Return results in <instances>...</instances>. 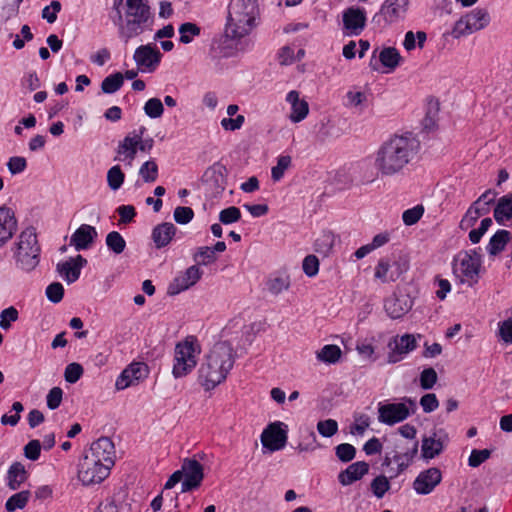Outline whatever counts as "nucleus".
I'll return each instance as SVG.
<instances>
[{
    "instance_id": "f257e3e1",
    "label": "nucleus",
    "mask_w": 512,
    "mask_h": 512,
    "mask_svg": "<svg viewBox=\"0 0 512 512\" xmlns=\"http://www.w3.org/2000/svg\"><path fill=\"white\" fill-rule=\"evenodd\" d=\"M420 150V141L411 133L394 135L375 153L374 167L381 178L402 175Z\"/></svg>"
},
{
    "instance_id": "f03ea898",
    "label": "nucleus",
    "mask_w": 512,
    "mask_h": 512,
    "mask_svg": "<svg viewBox=\"0 0 512 512\" xmlns=\"http://www.w3.org/2000/svg\"><path fill=\"white\" fill-rule=\"evenodd\" d=\"M235 362V354L231 344L227 341L217 342L198 370V380L206 391L214 389L222 383Z\"/></svg>"
},
{
    "instance_id": "7ed1b4c3",
    "label": "nucleus",
    "mask_w": 512,
    "mask_h": 512,
    "mask_svg": "<svg viewBox=\"0 0 512 512\" xmlns=\"http://www.w3.org/2000/svg\"><path fill=\"white\" fill-rule=\"evenodd\" d=\"M260 11L257 0H231L225 25V37L240 40L256 27Z\"/></svg>"
},
{
    "instance_id": "20e7f679",
    "label": "nucleus",
    "mask_w": 512,
    "mask_h": 512,
    "mask_svg": "<svg viewBox=\"0 0 512 512\" xmlns=\"http://www.w3.org/2000/svg\"><path fill=\"white\" fill-rule=\"evenodd\" d=\"M153 15L145 0H127L124 4L121 22H117L119 37L125 42L152 30Z\"/></svg>"
},
{
    "instance_id": "39448f33",
    "label": "nucleus",
    "mask_w": 512,
    "mask_h": 512,
    "mask_svg": "<svg viewBox=\"0 0 512 512\" xmlns=\"http://www.w3.org/2000/svg\"><path fill=\"white\" fill-rule=\"evenodd\" d=\"M41 248L38 244L36 230L28 227L21 232L17 243L16 263L26 272L34 270L40 262Z\"/></svg>"
},
{
    "instance_id": "423d86ee",
    "label": "nucleus",
    "mask_w": 512,
    "mask_h": 512,
    "mask_svg": "<svg viewBox=\"0 0 512 512\" xmlns=\"http://www.w3.org/2000/svg\"><path fill=\"white\" fill-rule=\"evenodd\" d=\"M490 23V15L485 8H475L462 16L454 25L451 35L454 38L469 35L484 29Z\"/></svg>"
},
{
    "instance_id": "0eeeda50",
    "label": "nucleus",
    "mask_w": 512,
    "mask_h": 512,
    "mask_svg": "<svg viewBox=\"0 0 512 512\" xmlns=\"http://www.w3.org/2000/svg\"><path fill=\"white\" fill-rule=\"evenodd\" d=\"M110 469L95 458L84 456L79 463L78 479L83 485L98 484L109 476Z\"/></svg>"
},
{
    "instance_id": "6e6552de",
    "label": "nucleus",
    "mask_w": 512,
    "mask_h": 512,
    "mask_svg": "<svg viewBox=\"0 0 512 512\" xmlns=\"http://www.w3.org/2000/svg\"><path fill=\"white\" fill-rule=\"evenodd\" d=\"M457 262H459L462 276L469 281L470 285L476 284L482 266V256L478 251L476 249L460 251L454 257L453 264Z\"/></svg>"
},
{
    "instance_id": "1a4fd4ad",
    "label": "nucleus",
    "mask_w": 512,
    "mask_h": 512,
    "mask_svg": "<svg viewBox=\"0 0 512 512\" xmlns=\"http://www.w3.org/2000/svg\"><path fill=\"white\" fill-rule=\"evenodd\" d=\"M184 480L181 484V492L186 493L200 487L204 479L203 465L192 458H185L180 469Z\"/></svg>"
},
{
    "instance_id": "9d476101",
    "label": "nucleus",
    "mask_w": 512,
    "mask_h": 512,
    "mask_svg": "<svg viewBox=\"0 0 512 512\" xmlns=\"http://www.w3.org/2000/svg\"><path fill=\"white\" fill-rule=\"evenodd\" d=\"M418 452V441L405 442L404 439H397L391 450L393 461L398 463L397 472L392 476L396 477L408 468Z\"/></svg>"
},
{
    "instance_id": "9b49d317",
    "label": "nucleus",
    "mask_w": 512,
    "mask_h": 512,
    "mask_svg": "<svg viewBox=\"0 0 512 512\" xmlns=\"http://www.w3.org/2000/svg\"><path fill=\"white\" fill-rule=\"evenodd\" d=\"M286 425L283 422L276 421L270 423L261 434V443L264 448L274 452L285 447L287 442V431L283 428Z\"/></svg>"
},
{
    "instance_id": "f8f14e48",
    "label": "nucleus",
    "mask_w": 512,
    "mask_h": 512,
    "mask_svg": "<svg viewBox=\"0 0 512 512\" xmlns=\"http://www.w3.org/2000/svg\"><path fill=\"white\" fill-rule=\"evenodd\" d=\"M413 306V299L408 293L396 291L384 301V309L391 319L402 318Z\"/></svg>"
},
{
    "instance_id": "ddd939ff",
    "label": "nucleus",
    "mask_w": 512,
    "mask_h": 512,
    "mask_svg": "<svg viewBox=\"0 0 512 512\" xmlns=\"http://www.w3.org/2000/svg\"><path fill=\"white\" fill-rule=\"evenodd\" d=\"M133 59L140 71L153 72L161 62L162 53L151 44L136 48Z\"/></svg>"
},
{
    "instance_id": "4468645a",
    "label": "nucleus",
    "mask_w": 512,
    "mask_h": 512,
    "mask_svg": "<svg viewBox=\"0 0 512 512\" xmlns=\"http://www.w3.org/2000/svg\"><path fill=\"white\" fill-rule=\"evenodd\" d=\"M203 272L197 265L187 268L182 274L174 278L169 284L167 293L169 295H177L195 285L202 276Z\"/></svg>"
},
{
    "instance_id": "2eb2a0df",
    "label": "nucleus",
    "mask_w": 512,
    "mask_h": 512,
    "mask_svg": "<svg viewBox=\"0 0 512 512\" xmlns=\"http://www.w3.org/2000/svg\"><path fill=\"white\" fill-rule=\"evenodd\" d=\"M85 456L93 457L101 464L112 467L114 465L115 458L114 443L109 437H100L91 444L90 453Z\"/></svg>"
},
{
    "instance_id": "dca6fc26",
    "label": "nucleus",
    "mask_w": 512,
    "mask_h": 512,
    "mask_svg": "<svg viewBox=\"0 0 512 512\" xmlns=\"http://www.w3.org/2000/svg\"><path fill=\"white\" fill-rule=\"evenodd\" d=\"M378 420L386 425H394L407 419L410 411L405 403H389L378 408Z\"/></svg>"
},
{
    "instance_id": "f3484780",
    "label": "nucleus",
    "mask_w": 512,
    "mask_h": 512,
    "mask_svg": "<svg viewBox=\"0 0 512 512\" xmlns=\"http://www.w3.org/2000/svg\"><path fill=\"white\" fill-rule=\"evenodd\" d=\"M442 473L439 468L431 467L419 473L413 482V488L417 494H430L440 484Z\"/></svg>"
},
{
    "instance_id": "a211bd4d",
    "label": "nucleus",
    "mask_w": 512,
    "mask_h": 512,
    "mask_svg": "<svg viewBox=\"0 0 512 512\" xmlns=\"http://www.w3.org/2000/svg\"><path fill=\"white\" fill-rule=\"evenodd\" d=\"M366 13L363 8L349 7L343 12V26L347 35L358 36L366 25Z\"/></svg>"
},
{
    "instance_id": "6ab92c4d",
    "label": "nucleus",
    "mask_w": 512,
    "mask_h": 512,
    "mask_svg": "<svg viewBox=\"0 0 512 512\" xmlns=\"http://www.w3.org/2000/svg\"><path fill=\"white\" fill-rule=\"evenodd\" d=\"M227 174L226 166L216 162L205 170L202 181L213 188L216 193H221L227 185Z\"/></svg>"
},
{
    "instance_id": "aec40b11",
    "label": "nucleus",
    "mask_w": 512,
    "mask_h": 512,
    "mask_svg": "<svg viewBox=\"0 0 512 512\" xmlns=\"http://www.w3.org/2000/svg\"><path fill=\"white\" fill-rule=\"evenodd\" d=\"M416 338L412 334H404L400 339L394 338L390 341L388 347L391 352L388 354V363H396L402 360L401 355L407 354L416 348Z\"/></svg>"
},
{
    "instance_id": "412c9836",
    "label": "nucleus",
    "mask_w": 512,
    "mask_h": 512,
    "mask_svg": "<svg viewBox=\"0 0 512 512\" xmlns=\"http://www.w3.org/2000/svg\"><path fill=\"white\" fill-rule=\"evenodd\" d=\"M146 366L142 363H132L125 368L118 376L115 386L117 390H124L129 386L138 384L139 380L144 378L143 372Z\"/></svg>"
},
{
    "instance_id": "4be33fe9",
    "label": "nucleus",
    "mask_w": 512,
    "mask_h": 512,
    "mask_svg": "<svg viewBox=\"0 0 512 512\" xmlns=\"http://www.w3.org/2000/svg\"><path fill=\"white\" fill-rule=\"evenodd\" d=\"M409 0H385L380 8V15L385 22L395 23L404 17L408 10Z\"/></svg>"
},
{
    "instance_id": "5701e85b",
    "label": "nucleus",
    "mask_w": 512,
    "mask_h": 512,
    "mask_svg": "<svg viewBox=\"0 0 512 512\" xmlns=\"http://www.w3.org/2000/svg\"><path fill=\"white\" fill-rule=\"evenodd\" d=\"M17 230L14 211L6 206L0 207V247L5 245Z\"/></svg>"
},
{
    "instance_id": "b1692460",
    "label": "nucleus",
    "mask_w": 512,
    "mask_h": 512,
    "mask_svg": "<svg viewBox=\"0 0 512 512\" xmlns=\"http://www.w3.org/2000/svg\"><path fill=\"white\" fill-rule=\"evenodd\" d=\"M96 237L97 231L95 227L82 224L72 234L70 245L74 246L77 251L86 250L92 245Z\"/></svg>"
},
{
    "instance_id": "393cba45",
    "label": "nucleus",
    "mask_w": 512,
    "mask_h": 512,
    "mask_svg": "<svg viewBox=\"0 0 512 512\" xmlns=\"http://www.w3.org/2000/svg\"><path fill=\"white\" fill-rule=\"evenodd\" d=\"M369 471V464L365 461H358L350 464L345 470L338 474V481L343 486H348L360 480Z\"/></svg>"
},
{
    "instance_id": "a878e982",
    "label": "nucleus",
    "mask_w": 512,
    "mask_h": 512,
    "mask_svg": "<svg viewBox=\"0 0 512 512\" xmlns=\"http://www.w3.org/2000/svg\"><path fill=\"white\" fill-rule=\"evenodd\" d=\"M177 228L171 222H163L152 229L151 238L157 249L166 247L175 236Z\"/></svg>"
},
{
    "instance_id": "bb28decb",
    "label": "nucleus",
    "mask_w": 512,
    "mask_h": 512,
    "mask_svg": "<svg viewBox=\"0 0 512 512\" xmlns=\"http://www.w3.org/2000/svg\"><path fill=\"white\" fill-rule=\"evenodd\" d=\"M286 101L291 104L292 113L290 120L298 123L306 118L309 112L308 103L299 99V93L295 90L290 91L286 96Z\"/></svg>"
},
{
    "instance_id": "cd10ccee",
    "label": "nucleus",
    "mask_w": 512,
    "mask_h": 512,
    "mask_svg": "<svg viewBox=\"0 0 512 512\" xmlns=\"http://www.w3.org/2000/svg\"><path fill=\"white\" fill-rule=\"evenodd\" d=\"M493 216L499 225L512 219V193L500 197L494 207Z\"/></svg>"
},
{
    "instance_id": "c85d7f7f",
    "label": "nucleus",
    "mask_w": 512,
    "mask_h": 512,
    "mask_svg": "<svg viewBox=\"0 0 512 512\" xmlns=\"http://www.w3.org/2000/svg\"><path fill=\"white\" fill-rule=\"evenodd\" d=\"M512 234L508 230L500 229L490 238V241L486 247L487 252L491 256H496L502 252L506 245L511 241Z\"/></svg>"
},
{
    "instance_id": "c756f323",
    "label": "nucleus",
    "mask_w": 512,
    "mask_h": 512,
    "mask_svg": "<svg viewBox=\"0 0 512 512\" xmlns=\"http://www.w3.org/2000/svg\"><path fill=\"white\" fill-rule=\"evenodd\" d=\"M497 195L498 193L495 190L488 189L471 204L470 208L480 217L487 215L491 210V205L495 203Z\"/></svg>"
},
{
    "instance_id": "7c9ffc66",
    "label": "nucleus",
    "mask_w": 512,
    "mask_h": 512,
    "mask_svg": "<svg viewBox=\"0 0 512 512\" xmlns=\"http://www.w3.org/2000/svg\"><path fill=\"white\" fill-rule=\"evenodd\" d=\"M200 353L199 345L193 338H187L175 347L174 358L182 360H196V354Z\"/></svg>"
},
{
    "instance_id": "2f4dec72",
    "label": "nucleus",
    "mask_w": 512,
    "mask_h": 512,
    "mask_svg": "<svg viewBox=\"0 0 512 512\" xmlns=\"http://www.w3.org/2000/svg\"><path fill=\"white\" fill-rule=\"evenodd\" d=\"M7 486L11 490H17L27 480V471L21 462H14L7 472Z\"/></svg>"
},
{
    "instance_id": "473e14b6",
    "label": "nucleus",
    "mask_w": 512,
    "mask_h": 512,
    "mask_svg": "<svg viewBox=\"0 0 512 512\" xmlns=\"http://www.w3.org/2000/svg\"><path fill=\"white\" fill-rule=\"evenodd\" d=\"M391 267L392 266L388 259L381 258L375 268V278L381 280L383 283L396 281L399 278L401 272L399 271L398 266L397 271H392Z\"/></svg>"
},
{
    "instance_id": "72a5a7b5",
    "label": "nucleus",
    "mask_w": 512,
    "mask_h": 512,
    "mask_svg": "<svg viewBox=\"0 0 512 512\" xmlns=\"http://www.w3.org/2000/svg\"><path fill=\"white\" fill-rule=\"evenodd\" d=\"M443 443L440 439H435V434L430 437H424L422 440V457L426 460L433 459L443 451Z\"/></svg>"
},
{
    "instance_id": "f704fd0d",
    "label": "nucleus",
    "mask_w": 512,
    "mask_h": 512,
    "mask_svg": "<svg viewBox=\"0 0 512 512\" xmlns=\"http://www.w3.org/2000/svg\"><path fill=\"white\" fill-rule=\"evenodd\" d=\"M402 60V57L398 50L394 47H385L379 53V61L381 64L390 69L394 70Z\"/></svg>"
},
{
    "instance_id": "c9c22d12",
    "label": "nucleus",
    "mask_w": 512,
    "mask_h": 512,
    "mask_svg": "<svg viewBox=\"0 0 512 512\" xmlns=\"http://www.w3.org/2000/svg\"><path fill=\"white\" fill-rule=\"evenodd\" d=\"M56 271L64 278L68 283H74L80 277V272L77 267L70 261L59 262L56 265Z\"/></svg>"
},
{
    "instance_id": "e433bc0d",
    "label": "nucleus",
    "mask_w": 512,
    "mask_h": 512,
    "mask_svg": "<svg viewBox=\"0 0 512 512\" xmlns=\"http://www.w3.org/2000/svg\"><path fill=\"white\" fill-rule=\"evenodd\" d=\"M335 236L331 231H323L315 240L314 249L324 256L328 255L334 246Z\"/></svg>"
},
{
    "instance_id": "4c0bfd02",
    "label": "nucleus",
    "mask_w": 512,
    "mask_h": 512,
    "mask_svg": "<svg viewBox=\"0 0 512 512\" xmlns=\"http://www.w3.org/2000/svg\"><path fill=\"white\" fill-rule=\"evenodd\" d=\"M124 84V76L120 72H116L105 77L101 83V90L105 94H113L117 92Z\"/></svg>"
},
{
    "instance_id": "58836bf2",
    "label": "nucleus",
    "mask_w": 512,
    "mask_h": 512,
    "mask_svg": "<svg viewBox=\"0 0 512 512\" xmlns=\"http://www.w3.org/2000/svg\"><path fill=\"white\" fill-rule=\"evenodd\" d=\"M31 493L29 490H23L16 494H13L8 498V500L5 503V508L8 512H13L16 509H23L29 499H30Z\"/></svg>"
},
{
    "instance_id": "ea45409f",
    "label": "nucleus",
    "mask_w": 512,
    "mask_h": 512,
    "mask_svg": "<svg viewBox=\"0 0 512 512\" xmlns=\"http://www.w3.org/2000/svg\"><path fill=\"white\" fill-rule=\"evenodd\" d=\"M342 351L337 345H325L317 352V359L324 363L334 364L339 361Z\"/></svg>"
},
{
    "instance_id": "a19ab883",
    "label": "nucleus",
    "mask_w": 512,
    "mask_h": 512,
    "mask_svg": "<svg viewBox=\"0 0 512 512\" xmlns=\"http://www.w3.org/2000/svg\"><path fill=\"white\" fill-rule=\"evenodd\" d=\"M118 154H124L125 159L130 162L135 159L137 153V141L131 136L127 135L118 145Z\"/></svg>"
},
{
    "instance_id": "79ce46f5",
    "label": "nucleus",
    "mask_w": 512,
    "mask_h": 512,
    "mask_svg": "<svg viewBox=\"0 0 512 512\" xmlns=\"http://www.w3.org/2000/svg\"><path fill=\"white\" fill-rule=\"evenodd\" d=\"M180 38L179 41L183 44L192 42L193 37L199 36L201 33L200 27L192 22H185L179 27Z\"/></svg>"
},
{
    "instance_id": "37998d69",
    "label": "nucleus",
    "mask_w": 512,
    "mask_h": 512,
    "mask_svg": "<svg viewBox=\"0 0 512 512\" xmlns=\"http://www.w3.org/2000/svg\"><path fill=\"white\" fill-rule=\"evenodd\" d=\"M106 245L110 251L121 254L126 248V241L119 232L111 231L106 236Z\"/></svg>"
},
{
    "instance_id": "c03bdc74",
    "label": "nucleus",
    "mask_w": 512,
    "mask_h": 512,
    "mask_svg": "<svg viewBox=\"0 0 512 512\" xmlns=\"http://www.w3.org/2000/svg\"><path fill=\"white\" fill-rule=\"evenodd\" d=\"M139 175L146 183L155 182L158 178V165L154 160L146 161L141 165Z\"/></svg>"
},
{
    "instance_id": "a18cd8bd",
    "label": "nucleus",
    "mask_w": 512,
    "mask_h": 512,
    "mask_svg": "<svg viewBox=\"0 0 512 512\" xmlns=\"http://www.w3.org/2000/svg\"><path fill=\"white\" fill-rule=\"evenodd\" d=\"M194 261L198 265L207 266L217 260V256L209 246L199 247L193 256Z\"/></svg>"
},
{
    "instance_id": "49530a36",
    "label": "nucleus",
    "mask_w": 512,
    "mask_h": 512,
    "mask_svg": "<svg viewBox=\"0 0 512 512\" xmlns=\"http://www.w3.org/2000/svg\"><path fill=\"white\" fill-rule=\"evenodd\" d=\"M196 360H180L174 358L172 374L175 378H181L189 374L196 366Z\"/></svg>"
},
{
    "instance_id": "de8ad7c7",
    "label": "nucleus",
    "mask_w": 512,
    "mask_h": 512,
    "mask_svg": "<svg viewBox=\"0 0 512 512\" xmlns=\"http://www.w3.org/2000/svg\"><path fill=\"white\" fill-rule=\"evenodd\" d=\"M125 179V174L121 170L119 165H115L111 167L107 172V183L110 189L116 191L118 190Z\"/></svg>"
},
{
    "instance_id": "09e8293b",
    "label": "nucleus",
    "mask_w": 512,
    "mask_h": 512,
    "mask_svg": "<svg viewBox=\"0 0 512 512\" xmlns=\"http://www.w3.org/2000/svg\"><path fill=\"white\" fill-rule=\"evenodd\" d=\"M143 110L148 117L156 119L163 115L164 106L159 98H150L144 104Z\"/></svg>"
},
{
    "instance_id": "8fccbe9b",
    "label": "nucleus",
    "mask_w": 512,
    "mask_h": 512,
    "mask_svg": "<svg viewBox=\"0 0 512 512\" xmlns=\"http://www.w3.org/2000/svg\"><path fill=\"white\" fill-rule=\"evenodd\" d=\"M424 211V206L421 204L405 210L402 214L404 224L407 226L416 224L422 218Z\"/></svg>"
},
{
    "instance_id": "3c124183",
    "label": "nucleus",
    "mask_w": 512,
    "mask_h": 512,
    "mask_svg": "<svg viewBox=\"0 0 512 512\" xmlns=\"http://www.w3.org/2000/svg\"><path fill=\"white\" fill-rule=\"evenodd\" d=\"M291 165V157L289 155H281L277 159L276 166L271 169V177L274 181L282 179L285 171Z\"/></svg>"
},
{
    "instance_id": "603ef678",
    "label": "nucleus",
    "mask_w": 512,
    "mask_h": 512,
    "mask_svg": "<svg viewBox=\"0 0 512 512\" xmlns=\"http://www.w3.org/2000/svg\"><path fill=\"white\" fill-rule=\"evenodd\" d=\"M390 489V482L384 475H379L375 477L371 482V490L373 494L381 499L384 497L385 493Z\"/></svg>"
},
{
    "instance_id": "864d4df0",
    "label": "nucleus",
    "mask_w": 512,
    "mask_h": 512,
    "mask_svg": "<svg viewBox=\"0 0 512 512\" xmlns=\"http://www.w3.org/2000/svg\"><path fill=\"white\" fill-rule=\"evenodd\" d=\"M336 457L344 463L352 461L356 456V448L349 443H342L335 447Z\"/></svg>"
},
{
    "instance_id": "5fc2aeb1",
    "label": "nucleus",
    "mask_w": 512,
    "mask_h": 512,
    "mask_svg": "<svg viewBox=\"0 0 512 512\" xmlns=\"http://www.w3.org/2000/svg\"><path fill=\"white\" fill-rule=\"evenodd\" d=\"M241 219V211L236 206H230L220 211L219 221L224 225L238 222Z\"/></svg>"
},
{
    "instance_id": "6e6d98bb",
    "label": "nucleus",
    "mask_w": 512,
    "mask_h": 512,
    "mask_svg": "<svg viewBox=\"0 0 512 512\" xmlns=\"http://www.w3.org/2000/svg\"><path fill=\"white\" fill-rule=\"evenodd\" d=\"M289 287L290 281L287 277H275L267 281L268 291L273 295H278L288 290Z\"/></svg>"
},
{
    "instance_id": "4d7b16f0",
    "label": "nucleus",
    "mask_w": 512,
    "mask_h": 512,
    "mask_svg": "<svg viewBox=\"0 0 512 512\" xmlns=\"http://www.w3.org/2000/svg\"><path fill=\"white\" fill-rule=\"evenodd\" d=\"M420 386L424 390L432 389L438 380L437 372L434 368H425L420 374Z\"/></svg>"
},
{
    "instance_id": "13d9d810",
    "label": "nucleus",
    "mask_w": 512,
    "mask_h": 512,
    "mask_svg": "<svg viewBox=\"0 0 512 512\" xmlns=\"http://www.w3.org/2000/svg\"><path fill=\"white\" fill-rule=\"evenodd\" d=\"M317 430L322 437L330 438L338 431V423L334 419L321 420L317 423Z\"/></svg>"
},
{
    "instance_id": "bf43d9fd",
    "label": "nucleus",
    "mask_w": 512,
    "mask_h": 512,
    "mask_svg": "<svg viewBox=\"0 0 512 512\" xmlns=\"http://www.w3.org/2000/svg\"><path fill=\"white\" fill-rule=\"evenodd\" d=\"M18 317V310L13 306L2 310L0 313V328L8 330L11 327V323L17 321Z\"/></svg>"
},
{
    "instance_id": "052dcab7",
    "label": "nucleus",
    "mask_w": 512,
    "mask_h": 512,
    "mask_svg": "<svg viewBox=\"0 0 512 512\" xmlns=\"http://www.w3.org/2000/svg\"><path fill=\"white\" fill-rule=\"evenodd\" d=\"M84 373V369L81 364L73 362L66 366L64 372V378L66 382L74 384L76 383Z\"/></svg>"
},
{
    "instance_id": "680f3d73",
    "label": "nucleus",
    "mask_w": 512,
    "mask_h": 512,
    "mask_svg": "<svg viewBox=\"0 0 512 512\" xmlns=\"http://www.w3.org/2000/svg\"><path fill=\"white\" fill-rule=\"evenodd\" d=\"M173 217L176 223L185 225L193 219L194 211L191 207L178 206L174 210Z\"/></svg>"
},
{
    "instance_id": "e2e57ef3",
    "label": "nucleus",
    "mask_w": 512,
    "mask_h": 512,
    "mask_svg": "<svg viewBox=\"0 0 512 512\" xmlns=\"http://www.w3.org/2000/svg\"><path fill=\"white\" fill-rule=\"evenodd\" d=\"M491 456V451L489 449H473L468 458V465L470 467L476 468L480 466L483 462L489 459Z\"/></svg>"
},
{
    "instance_id": "0e129e2a",
    "label": "nucleus",
    "mask_w": 512,
    "mask_h": 512,
    "mask_svg": "<svg viewBox=\"0 0 512 512\" xmlns=\"http://www.w3.org/2000/svg\"><path fill=\"white\" fill-rule=\"evenodd\" d=\"M46 296L52 303H59L64 296L63 285L59 282H53L46 288Z\"/></svg>"
},
{
    "instance_id": "69168bd1",
    "label": "nucleus",
    "mask_w": 512,
    "mask_h": 512,
    "mask_svg": "<svg viewBox=\"0 0 512 512\" xmlns=\"http://www.w3.org/2000/svg\"><path fill=\"white\" fill-rule=\"evenodd\" d=\"M304 273L308 277H314L319 271V260L315 255H308L304 258L302 263Z\"/></svg>"
},
{
    "instance_id": "338daca9",
    "label": "nucleus",
    "mask_w": 512,
    "mask_h": 512,
    "mask_svg": "<svg viewBox=\"0 0 512 512\" xmlns=\"http://www.w3.org/2000/svg\"><path fill=\"white\" fill-rule=\"evenodd\" d=\"M63 398V390L60 387H53L47 394L46 402L50 410L57 409Z\"/></svg>"
},
{
    "instance_id": "774afa93",
    "label": "nucleus",
    "mask_w": 512,
    "mask_h": 512,
    "mask_svg": "<svg viewBox=\"0 0 512 512\" xmlns=\"http://www.w3.org/2000/svg\"><path fill=\"white\" fill-rule=\"evenodd\" d=\"M41 453V442L37 439L29 441L24 446V455L27 459L36 461L39 459Z\"/></svg>"
}]
</instances>
